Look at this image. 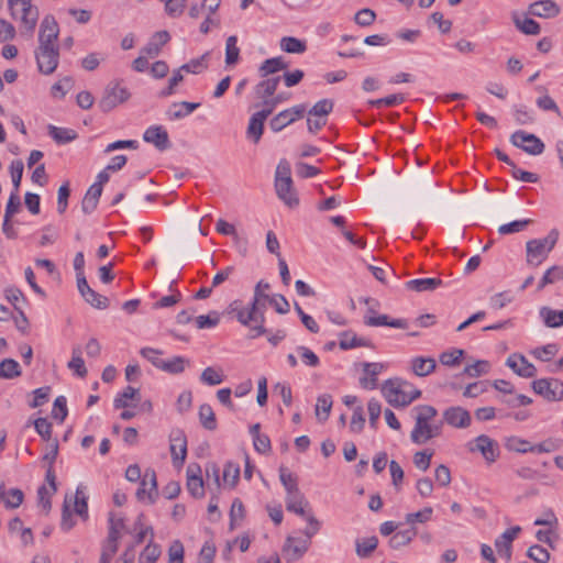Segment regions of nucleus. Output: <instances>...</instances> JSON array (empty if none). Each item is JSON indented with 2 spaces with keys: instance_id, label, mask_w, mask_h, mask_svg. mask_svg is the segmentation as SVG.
<instances>
[{
  "instance_id": "obj_1",
  "label": "nucleus",
  "mask_w": 563,
  "mask_h": 563,
  "mask_svg": "<svg viewBox=\"0 0 563 563\" xmlns=\"http://www.w3.org/2000/svg\"><path fill=\"white\" fill-rule=\"evenodd\" d=\"M415 427L410 439L416 444H424L442 433V422H435L438 410L430 405H419L412 409Z\"/></svg>"
},
{
  "instance_id": "obj_2",
  "label": "nucleus",
  "mask_w": 563,
  "mask_h": 563,
  "mask_svg": "<svg viewBox=\"0 0 563 563\" xmlns=\"http://www.w3.org/2000/svg\"><path fill=\"white\" fill-rule=\"evenodd\" d=\"M382 394L394 407H406L421 396L419 389L398 378L386 380L382 386Z\"/></svg>"
},
{
  "instance_id": "obj_3",
  "label": "nucleus",
  "mask_w": 563,
  "mask_h": 563,
  "mask_svg": "<svg viewBox=\"0 0 563 563\" xmlns=\"http://www.w3.org/2000/svg\"><path fill=\"white\" fill-rule=\"evenodd\" d=\"M262 306L263 305L255 303L254 301H252L249 307H240L239 301H233L230 306L232 311L236 312L239 322L249 327L254 338L266 333V329L264 328L265 317Z\"/></svg>"
},
{
  "instance_id": "obj_4",
  "label": "nucleus",
  "mask_w": 563,
  "mask_h": 563,
  "mask_svg": "<svg viewBox=\"0 0 563 563\" xmlns=\"http://www.w3.org/2000/svg\"><path fill=\"white\" fill-rule=\"evenodd\" d=\"M559 233L552 230L542 239L529 240L526 243V262L529 266L538 267L549 256L558 242Z\"/></svg>"
},
{
  "instance_id": "obj_5",
  "label": "nucleus",
  "mask_w": 563,
  "mask_h": 563,
  "mask_svg": "<svg viewBox=\"0 0 563 563\" xmlns=\"http://www.w3.org/2000/svg\"><path fill=\"white\" fill-rule=\"evenodd\" d=\"M275 189L277 197L287 207L296 208L299 205V199L292 186L290 166L285 161H282L276 168Z\"/></svg>"
},
{
  "instance_id": "obj_6",
  "label": "nucleus",
  "mask_w": 563,
  "mask_h": 563,
  "mask_svg": "<svg viewBox=\"0 0 563 563\" xmlns=\"http://www.w3.org/2000/svg\"><path fill=\"white\" fill-rule=\"evenodd\" d=\"M10 15L20 19L27 31H33L40 16L38 9L32 4V0H8Z\"/></svg>"
},
{
  "instance_id": "obj_7",
  "label": "nucleus",
  "mask_w": 563,
  "mask_h": 563,
  "mask_svg": "<svg viewBox=\"0 0 563 563\" xmlns=\"http://www.w3.org/2000/svg\"><path fill=\"white\" fill-rule=\"evenodd\" d=\"M130 98V92L119 82H110L103 92L98 106L103 112L113 110L119 104L125 102Z\"/></svg>"
},
{
  "instance_id": "obj_8",
  "label": "nucleus",
  "mask_w": 563,
  "mask_h": 563,
  "mask_svg": "<svg viewBox=\"0 0 563 563\" xmlns=\"http://www.w3.org/2000/svg\"><path fill=\"white\" fill-rule=\"evenodd\" d=\"M533 391L548 401L563 400V382L556 378H540L532 382Z\"/></svg>"
},
{
  "instance_id": "obj_9",
  "label": "nucleus",
  "mask_w": 563,
  "mask_h": 563,
  "mask_svg": "<svg viewBox=\"0 0 563 563\" xmlns=\"http://www.w3.org/2000/svg\"><path fill=\"white\" fill-rule=\"evenodd\" d=\"M510 142L530 155H540L544 151V143L538 136L521 130L511 134Z\"/></svg>"
},
{
  "instance_id": "obj_10",
  "label": "nucleus",
  "mask_w": 563,
  "mask_h": 563,
  "mask_svg": "<svg viewBox=\"0 0 563 563\" xmlns=\"http://www.w3.org/2000/svg\"><path fill=\"white\" fill-rule=\"evenodd\" d=\"M59 27L53 15H45L38 33V47H57L55 42L58 38Z\"/></svg>"
},
{
  "instance_id": "obj_11",
  "label": "nucleus",
  "mask_w": 563,
  "mask_h": 563,
  "mask_svg": "<svg viewBox=\"0 0 563 563\" xmlns=\"http://www.w3.org/2000/svg\"><path fill=\"white\" fill-rule=\"evenodd\" d=\"M35 55L41 73L49 75L56 69L59 58L58 47H38Z\"/></svg>"
},
{
  "instance_id": "obj_12",
  "label": "nucleus",
  "mask_w": 563,
  "mask_h": 563,
  "mask_svg": "<svg viewBox=\"0 0 563 563\" xmlns=\"http://www.w3.org/2000/svg\"><path fill=\"white\" fill-rule=\"evenodd\" d=\"M157 496V482L156 474L153 470H146L141 478L140 487L136 492V498L139 500L147 499L148 503H153Z\"/></svg>"
},
{
  "instance_id": "obj_13",
  "label": "nucleus",
  "mask_w": 563,
  "mask_h": 563,
  "mask_svg": "<svg viewBox=\"0 0 563 563\" xmlns=\"http://www.w3.org/2000/svg\"><path fill=\"white\" fill-rule=\"evenodd\" d=\"M170 454L175 466H183L187 456V439L183 431L177 430L170 435Z\"/></svg>"
},
{
  "instance_id": "obj_14",
  "label": "nucleus",
  "mask_w": 563,
  "mask_h": 563,
  "mask_svg": "<svg viewBox=\"0 0 563 563\" xmlns=\"http://www.w3.org/2000/svg\"><path fill=\"white\" fill-rule=\"evenodd\" d=\"M506 365L521 377L531 378L537 375L536 366L519 353L509 355Z\"/></svg>"
},
{
  "instance_id": "obj_15",
  "label": "nucleus",
  "mask_w": 563,
  "mask_h": 563,
  "mask_svg": "<svg viewBox=\"0 0 563 563\" xmlns=\"http://www.w3.org/2000/svg\"><path fill=\"white\" fill-rule=\"evenodd\" d=\"M470 412L462 407H450L443 412V421L453 428H467L471 424Z\"/></svg>"
},
{
  "instance_id": "obj_16",
  "label": "nucleus",
  "mask_w": 563,
  "mask_h": 563,
  "mask_svg": "<svg viewBox=\"0 0 563 563\" xmlns=\"http://www.w3.org/2000/svg\"><path fill=\"white\" fill-rule=\"evenodd\" d=\"M200 466L190 464L187 467V489L195 498H201L205 495L203 479L200 476Z\"/></svg>"
},
{
  "instance_id": "obj_17",
  "label": "nucleus",
  "mask_w": 563,
  "mask_h": 563,
  "mask_svg": "<svg viewBox=\"0 0 563 563\" xmlns=\"http://www.w3.org/2000/svg\"><path fill=\"white\" fill-rule=\"evenodd\" d=\"M309 544L308 540L288 537L283 547L285 559L289 562L300 559L307 552Z\"/></svg>"
},
{
  "instance_id": "obj_18",
  "label": "nucleus",
  "mask_w": 563,
  "mask_h": 563,
  "mask_svg": "<svg viewBox=\"0 0 563 563\" xmlns=\"http://www.w3.org/2000/svg\"><path fill=\"white\" fill-rule=\"evenodd\" d=\"M143 139L147 143H152L159 151L167 150L169 147V140L167 132L162 126H150L143 135Z\"/></svg>"
},
{
  "instance_id": "obj_19",
  "label": "nucleus",
  "mask_w": 563,
  "mask_h": 563,
  "mask_svg": "<svg viewBox=\"0 0 563 563\" xmlns=\"http://www.w3.org/2000/svg\"><path fill=\"white\" fill-rule=\"evenodd\" d=\"M383 368L384 365L382 363H364L360 385L365 389H375L377 386V375Z\"/></svg>"
},
{
  "instance_id": "obj_20",
  "label": "nucleus",
  "mask_w": 563,
  "mask_h": 563,
  "mask_svg": "<svg viewBox=\"0 0 563 563\" xmlns=\"http://www.w3.org/2000/svg\"><path fill=\"white\" fill-rule=\"evenodd\" d=\"M529 11L532 15L539 18H554L560 13L558 4L552 0H541L533 2Z\"/></svg>"
},
{
  "instance_id": "obj_21",
  "label": "nucleus",
  "mask_w": 563,
  "mask_h": 563,
  "mask_svg": "<svg viewBox=\"0 0 563 563\" xmlns=\"http://www.w3.org/2000/svg\"><path fill=\"white\" fill-rule=\"evenodd\" d=\"M476 449L483 454L487 462H494L498 456L497 443L489 437L482 434L475 439Z\"/></svg>"
},
{
  "instance_id": "obj_22",
  "label": "nucleus",
  "mask_w": 563,
  "mask_h": 563,
  "mask_svg": "<svg viewBox=\"0 0 563 563\" xmlns=\"http://www.w3.org/2000/svg\"><path fill=\"white\" fill-rule=\"evenodd\" d=\"M168 41L169 34L167 31L156 32L141 53L146 54L150 58L156 57Z\"/></svg>"
},
{
  "instance_id": "obj_23",
  "label": "nucleus",
  "mask_w": 563,
  "mask_h": 563,
  "mask_svg": "<svg viewBox=\"0 0 563 563\" xmlns=\"http://www.w3.org/2000/svg\"><path fill=\"white\" fill-rule=\"evenodd\" d=\"M364 323L368 327L408 328V322L405 319H390L387 314L365 317Z\"/></svg>"
},
{
  "instance_id": "obj_24",
  "label": "nucleus",
  "mask_w": 563,
  "mask_h": 563,
  "mask_svg": "<svg viewBox=\"0 0 563 563\" xmlns=\"http://www.w3.org/2000/svg\"><path fill=\"white\" fill-rule=\"evenodd\" d=\"M102 194V188L99 184H92L87 190L82 201L81 210L84 213L89 214L93 212L98 206L99 199Z\"/></svg>"
},
{
  "instance_id": "obj_25",
  "label": "nucleus",
  "mask_w": 563,
  "mask_h": 563,
  "mask_svg": "<svg viewBox=\"0 0 563 563\" xmlns=\"http://www.w3.org/2000/svg\"><path fill=\"white\" fill-rule=\"evenodd\" d=\"M267 119V113L255 112L249 122L247 136L253 139L254 143H257L263 134L264 122Z\"/></svg>"
},
{
  "instance_id": "obj_26",
  "label": "nucleus",
  "mask_w": 563,
  "mask_h": 563,
  "mask_svg": "<svg viewBox=\"0 0 563 563\" xmlns=\"http://www.w3.org/2000/svg\"><path fill=\"white\" fill-rule=\"evenodd\" d=\"M442 280L440 278H421V279H411L406 283V288L408 290L423 292V291H432L441 286Z\"/></svg>"
},
{
  "instance_id": "obj_27",
  "label": "nucleus",
  "mask_w": 563,
  "mask_h": 563,
  "mask_svg": "<svg viewBox=\"0 0 563 563\" xmlns=\"http://www.w3.org/2000/svg\"><path fill=\"white\" fill-rule=\"evenodd\" d=\"M437 363L432 357H415L411 361V368L417 376L423 377L435 369Z\"/></svg>"
},
{
  "instance_id": "obj_28",
  "label": "nucleus",
  "mask_w": 563,
  "mask_h": 563,
  "mask_svg": "<svg viewBox=\"0 0 563 563\" xmlns=\"http://www.w3.org/2000/svg\"><path fill=\"white\" fill-rule=\"evenodd\" d=\"M279 80H280V77L277 76V77L267 78L265 80L260 81L255 86L256 98L266 99V98L274 96V93L278 87Z\"/></svg>"
},
{
  "instance_id": "obj_29",
  "label": "nucleus",
  "mask_w": 563,
  "mask_h": 563,
  "mask_svg": "<svg viewBox=\"0 0 563 563\" xmlns=\"http://www.w3.org/2000/svg\"><path fill=\"white\" fill-rule=\"evenodd\" d=\"M307 506L308 501L301 493H296L286 497V508L288 511L307 518L308 515L305 510Z\"/></svg>"
},
{
  "instance_id": "obj_30",
  "label": "nucleus",
  "mask_w": 563,
  "mask_h": 563,
  "mask_svg": "<svg viewBox=\"0 0 563 563\" xmlns=\"http://www.w3.org/2000/svg\"><path fill=\"white\" fill-rule=\"evenodd\" d=\"M81 347L76 345L71 350V360L68 362L67 367L73 371L76 375L84 378L87 376V368L85 366V362L81 357Z\"/></svg>"
},
{
  "instance_id": "obj_31",
  "label": "nucleus",
  "mask_w": 563,
  "mask_h": 563,
  "mask_svg": "<svg viewBox=\"0 0 563 563\" xmlns=\"http://www.w3.org/2000/svg\"><path fill=\"white\" fill-rule=\"evenodd\" d=\"M339 345L342 350H350L358 346L368 347L371 343L368 340L358 338L355 333L346 331L341 333Z\"/></svg>"
},
{
  "instance_id": "obj_32",
  "label": "nucleus",
  "mask_w": 563,
  "mask_h": 563,
  "mask_svg": "<svg viewBox=\"0 0 563 563\" xmlns=\"http://www.w3.org/2000/svg\"><path fill=\"white\" fill-rule=\"evenodd\" d=\"M20 364L13 358H4L0 362V378L13 379L21 376Z\"/></svg>"
},
{
  "instance_id": "obj_33",
  "label": "nucleus",
  "mask_w": 563,
  "mask_h": 563,
  "mask_svg": "<svg viewBox=\"0 0 563 563\" xmlns=\"http://www.w3.org/2000/svg\"><path fill=\"white\" fill-rule=\"evenodd\" d=\"M416 534L417 530L415 527H411L410 529H406L402 531H398L389 539V545L393 549L398 550L405 545H408L416 537Z\"/></svg>"
},
{
  "instance_id": "obj_34",
  "label": "nucleus",
  "mask_w": 563,
  "mask_h": 563,
  "mask_svg": "<svg viewBox=\"0 0 563 563\" xmlns=\"http://www.w3.org/2000/svg\"><path fill=\"white\" fill-rule=\"evenodd\" d=\"M540 316L549 328L563 325V310H553L549 307H542L540 309Z\"/></svg>"
},
{
  "instance_id": "obj_35",
  "label": "nucleus",
  "mask_w": 563,
  "mask_h": 563,
  "mask_svg": "<svg viewBox=\"0 0 563 563\" xmlns=\"http://www.w3.org/2000/svg\"><path fill=\"white\" fill-rule=\"evenodd\" d=\"M332 397L328 394L320 395L316 404V417L323 422L329 418L332 408Z\"/></svg>"
},
{
  "instance_id": "obj_36",
  "label": "nucleus",
  "mask_w": 563,
  "mask_h": 563,
  "mask_svg": "<svg viewBox=\"0 0 563 563\" xmlns=\"http://www.w3.org/2000/svg\"><path fill=\"white\" fill-rule=\"evenodd\" d=\"M280 47L284 52L291 54H302L307 49L306 42L292 36L283 37L280 40Z\"/></svg>"
},
{
  "instance_id": "obj_37",
  "label": "nucleus",
  "mask_w": 563,
  "mask_h": 563,
  "mask_svg": "<svg viewBox=\"0 0 563 563\" xmlns=\"http://www.w3.org/2000/svg\"><path fill=\"white\" fill-rule=\"evenodd\" d=\"M288 67L283 57H274L266 59L260 67L261 76L266 77Z\"/></svg>"
},
{
  "instance_id": "obj_38",
  "label": "nucleus",
  "mask_w": 563,
  "mask_h": 563,
  "mask_svg": "<svg viewBox=\"0 0 563 563\" xmlns=\"http://www.w3.org/2000/svg\"><path fill=\"white\" fill-rule=\"evenodd\" d=\"M190 365V361L184 356H175L170 360H165L162 371L169 374H180L185 371L186 366Z\"/></svg>"
},
{
  "instance_id": "obj_39",
  "label": "nucleus",
  "mask_w": 563,
  "mask_h": 563,
  "mask_svg": "<svg viewBox=\"0 0 563 563\" xmlns=\"http://www.w3.org/2000/svg\"><path fill=\"white\" fill-rule=\"evenodd\" d=\"M48 133L59 144L71 142L77 137V133L74 130L54 125L48 126Z\"/></svg>"
},
{
  "instance_id": "obj_40",
  "label": "nucleus",
  "mask_w": 563,
  "mask_h": 563,
  "mask_svg": "<svg viewBox=\"0 0 563 563\" xmlns=\"http://www.w3.org/2000/svg\"><path fill=\"white\" fill-rule=\"evenodd\" d=\"M279 478L287 492V496L300 493L298 488L297 477L292 473H290L285 466H282L279 468Z\"/></svg>"
},
{
  "instance_id": "obj_41",
  "label": "nucleus",
  "mask_w": 563,
  "mask_h": 563,
  "mask_svg": "<svg viewBox=\"0 0 563 563\" xmlns=\"http://www.w3.org/2000/svg\"><path fill=\"white\" fill-rule=\"evenodd\" d=\"M200 379L202 383L214 386L224 380L223 371L213 366L205 368L201 373Z\"/></svg>"
},
{
  "instance_id": "obj_42",
  "label": "nucleus",
  "mask_w": 563,
  "mask_h": 563,
  "mask_svg": "<svg viewBox=\"0 0 563 563\" xmlns=\"http://www.w3.org/2000/svg\"><path fill=\"white\" fill-rule=\"evenodd\" d=\"M378 539L376 537L365 538L363 540H356V554L360 558H368L377 548Z\"/></svg>"
},
{
  "instance_id": "obj_43",
  "label": "nucleus",
  "mask_w": 563,
  "mask_h": 563,
  "mask_svg": "<svg viewBox=\"0 0 563 563\" xmlns=\"http://www.w3.org/2000/svg\"><path fill=\"white\" fill-rule=\"evenodd\" d=\"M238 37L231 35L227 38L225 43V64L228 66L234 65L239 60L240 48L238 47Z\"/></svg>"
},
{
  "instance_id": "obj_44",
  "label": "nucleus",
  "mask_w": 563,
  "mask_h": 563,
  "mask_svg": "<svg viewBox=\"0 0 563 563\" xmlns=\"http://www.w3.org/2000/svg\"><path fill=\"white\" fill-rule=\"evenodd\" d=\"M490 371V363L486 360H478L471 365L465 366L464 374L471 378L486 375Z\"/></svg>"
},
{
  "instance_id": "obj_45",
  "label": "nucleus",
  "mask_w": 563,
  "mask_h": 563,
  "mask_svg": "<svg viewBox=\"0 0 563 563\" xmlns=\"http://www.w3.org/2000/svg\"><path fill=\"white\" fill-rule=\"evenodd\" d=\"M295 121L296 117H290V112L286 109L280 111L269 121V126L274 132H279Z\"/></svg>"
},
{
  "instance_id": "obj_46",
  "label": "nucleus",
  "mask_w": 563,
  "mask_h": 563,
  "mask_svg": "<svg viewBox=\"0 0 563 563\" xmlns=\"http://www.w3.org/2000/svg\"><path fill=\"white\" fill-rule=\"evenodd\" d=\"M199 419L201 424L208 430H214L217 428V420L214 412L210 405L203 404L199 408Z\"/></svg>"
},
{
  "instance_id": "obj_47",
  "label": "nucleus",
  "mask_w": 563,
  "mask_h": 563,
  "mask_svg": "<svg viewBox=\"0 0 563 563\" xmlns=\"http://www.w3.org/2000/svg\"><path fill=\"white\" fill-rule=\"evenodd\" d=\"M333 101L331 99H322L318 101L309 111V117H318V118H324L332 112L333 110Z\"/></svg>"
},
{
  "instance_id": "obj_48",
  "label": "nucleus",
  "mask_w": 563,
  "mask_h": 563,
  "mask_svg": "<svg viewBox=\"0 0 563 563\" xmlns=\"http://www.w3.org/2000/svg\"><path fill=\"white\" fill-rule=\"evenodd\" d=\"M506 448L518 453L532 452V444L529 441L515 435L506 440Z\"/></svg>"
},
{
  "instance_id": "obj_49",
  "label": "nucleus",
  "mask_w": 563,
  "mask_h": 563,
  "mask_svg": "<svg viewBox=\"0 0 563 563\" xmlns=\"http://www.w3.org/2000/svg\"><path fill=\"white\" fill-rule=\"evenodd\" d=\"M563 279V268L559 266L550 267L538 284V291L542 290L547 285Z\"/></svg>"
},
{
  "instance_id": "obj_50",
  "label": "nucleus",
  "mask_w": 563,
  "mask_h": 563,
  "mask_svg": "<svg viewBox=\"0 0 563 563\" xmlns=\"http://www.w3.org/2000/svg\"><path fill=\"white\" fill-rule=\"evenodd\" d=\"M463 355V350L453 349L441 353L439 360L442 365L453 367L460 365Z\"/></svg>"
},
{
  "instance_id": "obj_51",
  "label": "nucleus",
  "mask_w": 563,
  "mask_h": 563,
  "mask_svg": "<svg viewBox=\"0 0 563 563\" xmlns=\"http://www.w3.org/2000/svg\"><path fill=\"white\" fill-rule=\"evenodd\" d=\"M87 303L92 306L96 309L103 310L108 308L109 300L107 297L96 292L92 288L81 296Z\"/></svg>"
},
{
  "instance_id": "obj_52",
  "label": "nucleus",
  "mask_w": 563,
  "mask_h": 563,
  "mask_svg": "<svg viewBox=\"0 0 563 563\" xmlns=\"http://www.w3.org/2000/svg\"><path fill=\"white\" fill-rule=\"evenodd\" d=\"M74 511L84 520L88 518V504L84 490L78 487L75 494Z\"/></svg>"
},
{
  "instance_id": "obj_53",
  "label": "nucleus",
  "mask_w": 563,
  "mask_h": 563,
  "mask_svg": "<svg viewBox=\"0 0 563 563\" xmlns=\"http://www.w3.org/2000/svg\"><path fill=\"white\" fill-rule=\"evenodd\" d=\"M433 509L431 507H424L423 509L410 512L406 515V523L413 526L416 522L426 523L431 520Z\"/></svg>"
},
{
  "instance_id": "obj_54",
  "label": "nucleus",
  "mask_w": 563,
  "mask_h": 563,
  "mask_svg": "<svg viewBox=\"0 0 563 563\" xmlns=\"http://www.w3.org/2000/svg\"><path fill=\"white\" fill-rule=\"evenodd\" d=\"M139 395V389L128 386L121 394H119L113 401V406L117 409L126 408L130 406L129 400L134 399Z\"/></svg>"
},
{
  "instance_id": "obj_55",
  "label": "nucleus",
  "mask_w": 563,
  "mask_h": 563,
  "mask_svg": "<svg viewBox=\"0 0 563 563\" xmlns=\"http://www.w3.org/2000/svg\"><path fill=\"white\" fill-rule=\"evenodd\" d=\"M240 477V466L239 464L228 462L224 465L223 470V482L228 484L230 487H234Z\"/></svg>"
},
{
  "instance_id": "obj_56",
  "label": "nucleus",
  "mask_w": 563,
  "mask_h": 563,
  "mask_svg": "<svg viewBox=\"0 0 563 563\" xmlns=\"http://www.w3.org/2000/svg\"><path fill=\"white\" fill-rule=\"evenodd\" d=\"M531 222L532 221L530 219L516 220L510 223L501 224L498 228V232L501 235L517 233L525 230Z\"/></svg>"
},
{
  "instance_id": "obj_57",
  "label": "nucleus",
  "mask_w": 563,
  "mask_h": 563,
  "mask_svg": "<svg viewBox=\"0 0 563 563\" xmlns=\"http://www.w3.org/2000/svg\"><path fill=\"white\" fill-rule=\"evenodd\" d=\"M297 353L301 358V362L308 367H317L320 363L318 355L306 346H298Z\"/></svg>"
},
{
  "instance_id": "obj_58",
  "label": "nucleus",
  "mask_w": 563,
  "mask_h": 563,
  "mask_svg": "<svg viewBox=\"0 0 563 563\" xmlns=\"http://www.w3.org/2000/svg\"><path fill=\"white\" fill-rule=\"evenodd\" d=\"M23 169H24V165L21 159H14L11 162L10 174H11L14 191H19L22 176H23Z\"/></svg>"
},
{
  "instance_id": "obj_59",
  "label": "nucleus",
  "mask_w": 563,
  "mask_h": 563,
  "mask_svg": "<svg viewBox=\"0 0 563 563\" xmlns=\"http://www.w3.org/2000/svg\"><path fill=\"white\" fill-rule=\"evenodd\" d=\"M4 504L9 508H16L23 503V493L18 488L10 489L7 494H1Z\"/></svg>"
},
{
  "instance_id": "obj_60",
  "label": "nucleus",
  "mask_w": 563,
  "mask_h": 563,
  "mask_svg": "<svg viewBox=\"0 0 563 563\" xmlns=\"http://www.w3.org/2000/svg\"><path fill=\"white\" fill-rule=\"evenodd\" d=\"M516 26L525 34L529 35H538L541 31L539 23H537L532 19H525L520 21L519 19H515Z\"/></svg>"
},
{
  "instance_id": "obj_61",
  "label": "nucleus",
  "mask_w": 563,
  "mask_h": 563,
  "mask_svg": "<svg viewBox=\"0 0 563 563\" xmlns=\"http://www.w3.org/2000/svg\"><path fill=\"white\" fill-rule=\"evenodd\" d=\"M124 529V519L117 517L115 514L110 512L109 515V537L120 539L121 531Z\"/></svg>"
},
{
  "instance_id": "obj_62",
  "label": "nucleus",
  "mask_w": 563,
  "mask_h": 563,
  "mask_svg": "<svg viewBox=\"0 0 563 563\" xmlns=\"http://www.w3.org/2000/svg\"><path fill=\"white\" fill-rule=\"evenodd\" d=\"M161 555V549L156 544H147L140 555V563H155Z\"/></svg>"
},
{
  "instance_id": "obj_63",
  "label": "nucleus",
  "mask_w": 563,
  "mask_h": 563,
  "mask_svg": "<svg viewBox=\"0 0 563 563\" xmlns=\"http://www.w3.org/2000/svg\"><path fill=\"white\" fill-rule=\"evenodd\" d=\"M527 555L537 563H548L550 553L539 544L531 545Z\"/></svg>"
},
{
  "instance_id": "obj_64",
  "label": "nucleus",
  "mask_w": 563,
  "mask_h": 563,
  "mask_svg": "<svg viewBox=\"0 0 563 563\" xmlns=\"http://www.w3.org/2000/svg\"><path fill=\"white\" fill-rule=\"evenodd\" d=\"M168 563H184V547L180 541H174L168 549Z\"/></svg>"
}]
</instances>
